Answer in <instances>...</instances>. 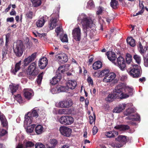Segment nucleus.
Returning a JSON list of instances; mask_svg holds the SVG:
<instances>
[{"label": "nucleus", "mask_w": 148, "mask_h": 148, "mask_svg": "<svg viewBox=\"0 0 148 148\" xmlns=\"http://www.w3.org/2000/svg\"><path fill=\"white\" fill-rule=\"evenodd\" d=\"M78 20L79 21H81V23L84 29H86V33L89 35L90 37H92L94 35L95 32L93 30L89 29L90 32L87 30V29L90 28V29L93 28L94 29L95 26V22L94 20L93 21L89 18H88L85 14H82L80 15L78 17Z\"/></svg>", "instance_id": "1"}, {"label": "nucleus", "mask_w": 148, "mask_h": 148, "mask_svg": "<svg viewBox=\"0 0 148 148\" xmlns=\"http://www.w3.org/2000/svg\"><path fill=\"white\" fill-rule=\"evenodd\" d=\"M24 49L25 46L21 41L18 40L14 43L13 50L17 56H21L23 53Z\"/></svg>", "instance_id": "2"}, {"label": "nucleus", "mask_w": 148, "mask_h": 148, "mask_svg": "<svg viewBox=\"0 0 148 148\" xmlns=\"http://www.w3.org/2000/svg\"><path fill=\"white\" fill-rule=\"evenodd\" d=\"M134 112V109L132 108L127 109L126 111L124 112V114L126 115H130L126 118V119L132 121H139L140 119V116L136 113H133Z\"/></svg>", "instance_id": "3"}, {"label": "nucleus", "mask_w": 148, "mask_h": 148, "mask_svg": "<svg viewBox=\"0 0 148 148\" xmlns=\"http://www.w3.org/2000/svg\"><path fill=\"white\" fill-rule=\"evenodd\" d=\"M116 75L114 73H110L103 78V81L106 83H111L113 84L117 83L119 79L116 78Z\"/></svg>", "instance_id": "4"}, {"label": "nucleus", "mask_w": 148, "mask_h": 148, "mask_svg": "<svg viewBox=\"0 0 148 148\" xmlns=\"http://www.w3.org/2000/svg\"><path fill=\"white\" fill-rule=\"evenodd\" d=\"M73 104L72 100L70 98H68L60 101L56 104V106L58 108H68L71 107Z\"/></svg>", "instance_id": "5"}, {"label": "nucleus", "mask_w": 148, "mask_h": 148, "mask_svg": "<svg viewBox=\"0 0 148 148\" xmlns=\"http://www.w3.org/2000/svg\"><path fill=\"white\" fill-rule=\"evenodd\" d=\"M132 68L128 71H127L131 76L134 77H138L140 74V67L137 65H132Z\"/></svg>", "instance_id": "6"}, {"label": "nucleus", "mask_w": 148, "mask_h": 148, "mask_svg": "<svg viewBox=\"0 0 148 148\" xmlns=\"http://www.w3.org/2000/svg\"><path fill=\"white\" fill-rule=\"evenodd\" d=\"M113 92L116 98H125L123 90V87L122 85L121 86L119 85L117 86Z\"/></svg>", "instance_id": "7"}, {"label": "nucleus", "mask_w": 148, "mask_h": 148, "mask_svg": "<svg viewBox=\"0 0 148 148\" xmlns=\"http://www.w3.org/2000/svg\"><path fill=\"white\" fill-rule=\"evenodd\" d=\"M114 64L117 66L122 71L124 70L126 67L125 61L123 57H119L117 59V62L115 61L114 63Z\"/></svg>", "instance_id": "8"}, {"label": "nucleus", "mask_w": 148, "mask_h": 148, "mask_svg": "<svg viewBox=\"0 0 148 148\" xmlns=\"http://www.w3.org/2000/svg\"><path fill=\"white\" fill-rule=\"evenodd\" d=\"M57 60L60 63H64L68 60V57L64 53H62L57 55L56 56Z\"/></svg>", "instance_id": "9"}, {"label": "nucleus", "mask_w": 148, "mask_h": 148, "mask_svg": "<svg viewBox=\"0 0 148 148\" xmlns=\"http://www.w3.org/2000/svg\"><path fill=\"white\" fill-rule=\"evenodd\" d=\"M59 131L61 134L65 136H69L72 132L71 129L66 126H61L59 128Z\"/></svg>", "instance_id": "10"}, {"label": "nucleus", "mask_w": 148, "mask_h": 148, "mask_svg": "<svg viewBox=\"0 0 148 148\" xmlns=\"http://www.w3.org/2000/svg\"><path fill=\"white\" fill-rule=\"evenodd\" d=\"M28 75H35L38 74V71L36 68V64L34 63H32L29 67L27 70Z\"/></svg>", "instance_id": "11"}, {"label": "nucleus", "mask_w": 148, "mask_h": 148, "mask_svg": "<svg viewBox=\"0 0 148 148\" xmlns=\"http://www.w3.org/2000/svg\"><path fill=\"white\" fill-rule=\"evenodd\" d=\"M125 98L132 95L133 89L131 87L127 86L124 84L122 85Z\"/></svg>", "instance_id": "12"}, {"label": "nucleus", "mask_w": 148, "mask_h": 148, "mask_svg": "<svg viewBox=\"0 0 148 148\" xmlns=\"http://www.w3.org/2000/svg\"><path fill=\"white\" fill-rule=\"evenodd\" d=\"M81 29L79 27L74 28L72 31L73 36L76 41H79L81 39Z\"/></svg>", "instance_id": "13"}, {"label": "nucleus", "mask_w": 148, "mask_h": 148, "mask_svg": "<svg viewBox=\"0 0 148 148\" xmlns=\"http://www.w3.org/2000/svg\"><path fill=\"white\" fill-rule=\"evenodd\" d=\"M23 92L25 98L28 100L31 99L34 95L33 91L32 90L29 88L24 89Z\"/></svg>", "instance_id": "14"}, {"label": "nucleus", "mask_w": 148, "mask_h": 148, "mask_svg": "<svg viewBox=\"0 0 148 148\" xmlns=\"http://www.w3.org/2000/svg\"><path fill=\"white\" fill-rule=\"evenodd\" d=\"M47 19L48 17L46 15L40 17L36 23V26L38 27H42Z\"/></svg>", "instance_id": "15"}, {"label": "nucleus", "mask_w": 148, "mask_h": 148, "mask_svg": "<svg viewBox=\"0 0 148 148\" xmlns=\"http://www.w3.org/2000/svg\"><path fill=\"white\" fill-rule=\"evenodd\" d=\"M30 113H28L25 115L24 125L25 126L30 125L32 122L33 118L30 116Z\"/></svg>", "instance_id": "16"}, {"label": "nucleus", "mask_w": 148, "mask_h": 148, "mask_svg": "<svg viewBox=\"0 0 148 148\" xmlns=\"http://www.w3.org/2000/svg\"><path fill=\"white\" fill-rule=\"evenodd\" d=\"M36 53H34L32 54L31 56L25 58L23 61L24 66L27 65L32 61L34 60L36 58Z\"/></svg>", "instance_id": "17"}, {"label": "nucleus", "mask_w": 148, "mask_h": 148, "mask_svg": "<svg viewBox=\"0 0 148 148\" xmlns=\"http://www.w3.org/2000/svg\"><path fill=\"white\" fill-rule=\"evenodd\" d=\"M138 49L139 51L143 56L146 54L148 55V47L145 46L143 47L140 42L139 43Z\"/></svg>", "instance_id": "18"}, {"label": "nucleus", "mask_w": 148, "mask_h": 148, "mask_svg": "<svg viewBox=\"0 0 148 148\" xmlns=\"http://www.w3.org/2000/svg\"><path fill=\"white\" fill-rule=\"evenodd\" d=\"M48 60L45 57H43L39 61L38 66L41 69H43L46 67L47 64Z\"/></svg>", "instance_id": "19"}, {"label": "nucleus", "mask_w": 148, "mask_h": 148, "mask_svg": "<svg viewBox=\"0 0 148 148\" xmlns=\"http://www.w3.org/2000/svg\"><path fill=\"white\" fill-rule=\"evenodd\" d=\"M58 143V141L55 139L50 140L46 144L47 148H54Z\"/></svg>", "instance_id": "20"}, {"label": "nucleus", "mask_w": 148, "mask_h": 148, "mask_svg": "<svg viewBox=\"0 0 148 148\" xmlns=\"http://www.w3.org/2000/svg\"><path fill=\"white\" fill-rule=\"evenodd\" d=\"M109 70L108 69H104L100 72H96L94 73V75L97 77H101L102 76H105L106 75H107L108 74H109Z\"/></svg>", "instance_id": "21"}, {"label": "nucleus", "mask_w": 148, "mask_h": 148, "mask_svg": "<svg viewBox=\"0 0 148 148\" xmlns=\"http://www.w3.org/2000/svg\"><path fill=\"white\" fill-rule=\"evenodd\" d=\"M67 70L68 68L64 66H60L59 67L58 69L57 70L56 74V75H58L59 76L60 75V76L62 77V74Z\"/></svg>", "instance_id": "22"}, {"label": "nucleus", "mask_w": 148, "mask_h": 148, "mask_svg": "<svg viewBox=\"0 0 148 148\" xmlns=\"http://www.w3.org/2000/svg\"><path fill=\"white\" fill-rule=\"evenodd\" d=\"M107 54L108 59L114 63L116 59L115 53L114 52L110 51L107 52Z\"/></svg>", "instance_id": "23"}, {"label": "nucleus", "mask_w": 148, "mask_h": 148, "mask_svg": "<svg viewBox=\"0 0 148 148\" xmlns=\"http://www.w3.org/2000/svg\"><path fill=\"white\" fill-rule=\"evenodd\" d=\"M57 20L56 18H52L49 22V27L51 30L53 29L56 26Z\"/></svg>", "instance_id": "24"}, {"label": "nucleus", "mask_w": 148, "mask_h": 148, "mask_svg": "<svg viewBox=\"0 0 148 148\" xmlns=\"http://www.w3.org/2000/svg\"><path fill=\"white\" fill-rule=\"evenodd\" d=\"M66 85L68 89H74L76 86L77 83L74 80H69L67 83Z\"/></svg>", "instance_id": "25"}, {"label": "nucleus", "mask_w": 148, "mask_h": 148, "mask_svg": "<svg viewBox=\"0 0 148 148\" xmlns=\"http://www.w3.org/2000/svg\"><path fill=\"white\" fill-rule=\"evenodd\" d=\"M126 106V104L125 103L120 104L118 107L114 108V112L119 113L124 109Z\"/></svg>", "instance_id": "26"}, {"label": "nucleus", "mask_w": 148, "mask_h": 148, "mask_svg": "<svg viewBox=\"0 0 148 148\" xmlns=\"http://www.w3.org/2000/svg\"><path fill=\"white\" fill-rule=\"evenodd\" d=\"M21 61H20L16 63L15 64V68H12L11 69V71L14 74H15L20 69V66L21 64Z\"/></svg>", "instance_id": "27"}, {"label": "nucleus", "mask_w": 148, "mask_h": 148, "mask_svg": "<svg viewBox=\"0 0 148 148\" xmlns=\"http://www.w3.org/2000/svg\"><path fill=\"white\" fill-rule=\"evenodd\" d=\"M44 128L41 125H38L35 127V131L38 135L42 134L43 132Z\"/></svg>", "instance_id": "28"}, {"label": "nucleus", "mask_w": 148, "mask_h": 148, "mask_svg": "<svg viewBox=\"0 0 148 148\" xmlns=\"http://www.w3.org/2000/svg\"><path fill=\"white\" fill-rule=\"evenodd\" d=\"M57 75L56 77H53L51 80L50 83L52 85L56 84L61 79V77L60 75H59V76L58 75Z\"/></svg>", "instance_id": "29"}, {"label": "nucleus", "mask_w": 148, "mask_h": 148, "mask_svg": "<svg viewBox=\"0 0 148 148\" xmlns=\"http://www.w3.org/2000/svg\"><path fill=\"white\" fill-rule=\"evenodd\" d=\"M118 134V132L115 131H109L106 132L105 135L107 138H111L114 137L115 135H117Z\"/></svg>", "instance_id": "30"}, {"label": "nucleus", "mask_w": 148, "mask_h": 148, "mask_svg": "<svg viewBox=\"0 0 148 148\" xmlns=\"http://www.w3.org/2000/svg\"><path fill=\"white\" fill-rule=\"evenodd\" d=\"M23 145L24 148L31 147L34 146V144L31 141H28L26 140H24L23 141Z\"/></svg>", "instance_id": "31"}, {"label": "nucleus", "mask_w": 148, "mask_h": 148, "mask_svg": "<svg viewBox=\"0 0 148 148\" xmlns=\"http://www.w3.org/2000/svg\"><path fill=\"white\" fill-rule=\"evenodd\" d=\"M116 140L121 143H125L127 140L126 137L125 136L120 135L116 139Z\"/></svg>", "instance_id": "32"}, {"label": "nucleus", "mask_w": 148, "mask_h": 148, "mask_svg": "<svg viewBox=\"0 0 148 148\" xmlns=\"http://www.w3.org/2000/svg\"><path fill=\"white\" fill-rule=\"evenodd\" d=\"M114 128L120 131H124L129 128V127L127 125H119L116 126Z\"/></svg>", "instance_id": "33"}, {"label": "nucleus", "mask_w": 148, "mask_h": 148, "mask_svg": "<svg viewBox=\"0 0 148 148\" xmlns=\"http://www.w3.org/2000/svg\"><path fill=\"white\" fill-rule=\"evenodd\" d=\"M102 63L99 61L95 62L93 64L92 67L93 69L97 70L101 68L102 67Z\"/></svg>", "instance_id": "34"}, {"label": "nucleus", "mask_w": 148, "mask_h": 148, "mask_svg": "<svg viewBox=\"0 0 148 148\" xmlns=\"http://www.w3.org/2000/svg\"><path fill=\"white\" fill-rule=\"evenodd\" d=\"M116 98L115 95L113 93V92L112 93L109 94L108 97L106 98V100L108 102H110L113 101L114 99Z\"/></svg>", "instance_id": "35"}, {"label": "nucleus", "mask_w": 148, "mask_h": 148, "mask_svg": "<svg viewBox=\"0 0 148 148\" xmlns=\"http://www.w3.org/2000/svg\"><path fill=\"white\" fill-rule=\"evenodd\" d=\"M127 41V43L132 47H134L135 46V41L132 37L128 38Z\"/></svg>", "instance_id": "36"}, {"label": "nucleus", "mask_w": 148, "mask_h": 148, "mask_svg": "<svg viewBox=\"0 0 148 148\" xmlns=\"http://www.w3.org/2000/svg\"><path fill=\"white\" fill-rule=\"evenodd\" d=\"M65 125H70L73 123V119L70 116H66Z\"/></svg>", "instance_id": "37"}, {"label": "nucleus", "mask_w": 148, "mask_h": 148, "mask_svg": "<svg viewBox=\"0 0 148 148\" xmlns=\"http://www.w3.org/2000/svg\"><path fill=\"white\" fill-rule=\"evenodd\" d=\"M19 86L18 85H15V84H12L10 86V89L12 94H13V93L16 92V90L18 89Z\"/></svg>", "instance_id": "38"}, {"label": "nucleus", "mask_w": 148, "mask_h": 148, "mask_svg": "<svg viewBox=\"0 0 148 148\" xmlns=\"http://www.w3.org/2000/svg\"><path fill=\"white\" fill-rule=\"evenodd\" d=\"M126 60L127 63L128 64H132V57L129 53H127L126 56Z\"/></svg>", "instance_id": "39"}, {"label": "nucleus", "mask_w": 148, "mask_h": 148, "mask_svg": "<svg viewBox=\"0 0 148 148\" xmlns=\"http://www.w3.org/2000/svg\"><path fill=\"white\" fill-rule=\"evenodd\" d=\"M123 145V143H118L114 142H112L109 144L113 148H119L122 147Z\"/></svg>", "instance_id": "40"}, {"label": "nucleus", "mask_w": 148, "mask_h": 148, "mask_svg": "<svg viewBox=\"0 0 148 148\" xmlns=\"http://www.w3.org/2000/svg\"><path fill=\"white\" fill-rule=\"evenodd\" d=\"M32 4V5L35 7L40 6L41 3V0H31Z\"/></svg>", "instance_id": "41"}, {"label": "nucleus", "mask_w": 148, "mask_h": 148, "mask_svg": "<svg viewBox=\"0 0 148 148\" xmlns=\"http://www.w3.org/2000/svg\"><path fill=\"white\" fill-rule=\"evenodd\" d=\"M34 124H32L30 125L27 126L26 132L27 133H30L32 132L35 127Z\"/></svg>", "instance_id": "42"}, {"label": "nucleus", "mask_w": 148, "mask_h": 148, "mask_svg": "<svg viewBox=\"0 0 148 148\" xmlns=\"http://www.w3.org/2000/svg\"><path fill=\"white\" fill-rule=\"evenodd\" d=\"M66 118V116H62L58 119V121L61 124L65 125Z\"/></svg>", "instance_id": "43"}, {"label": "nucleus", "mask_w": 148, "mask_h": 148, "mask_svg": "<svg viewBox=\"0 0 148 148\" xmlns=\"http://www.w3.org/2000/svg\"><path fill=\"white\" fill-rule=\"evenodd\" d=\"M55 31L57 36H61L63 34V30L61 27H57Z\"/></svg>", "instance_id": "44"}, {"label": "nucleus", "mask_w": 148, "mask_h": 148, "mask_svg": "<svg viewBox=\"0 0 148 148\" xmlns=\"http://www.w3.org/2000/svg\"><path fill=\"white\" fill-rule=\"evenodd\" d=\"M118 5V2L116 0H111L110 5L113 8L115 9Z\"/></svg>", "instance_id": "45"}, {"label": "nucleus", "mask_w": 148, "mask_h": 148, "mask_svg": "<svg viewBox=\"0 0 148 148\" xmlns=\"http://www.w3.org/2000/svg\"><path fill=\"white\" fill-rule=\"evenodd\" d=\"M95 7V5L93 1L92 0H90L88 2L87 8H88L91 9L94 8Z\"/></svg>", "instance_id": "46"}, {"label": "nucleus", "mask_w": 148, "mask_h": 148, "mask_svg": "<svg viewBox=\"0 0 148 148\" xmlns=\"http://www.w3.org/2000/svg\"><path fill=\"white\" fill-rule=\"evenodd\" d=\"M133 58L135 60L136 62L138 64H140L141 63V58L139 56L135 54L133 56Z\"/></svg>", "instance_id": "47"}, {"label": "nucleus", "mask_w": 148, "mask_h": 148, "mask_svg": "<svg viewBox=\"0 0 148 148\" xmlns=\"http://www.w3.org/2000/svg\"><path fill=\"white\" fill-rule=\"evenodd\" d=\"M28 113H31L30 116L32 117V118L33 117H35L36 118L38 116V114L37 110L34 109L32 110V112H29Z\"/></svg>", "instance_id": "48"}, {"label": "nucleus", "mask_w": 148, "mask_h": 148, "mask_svg": "<svg viewBox=\"0 0 148 148\" xmlns=\"http://www.w3.org/2000/svg\"><path fill=\"white\" fill-rule=\"evenodd\" d=\"M98 18L99 22L101 25V29L102 30H103V28L102 25L105 24L104 20H105L106 18H102L100 17H99Z\"/></svg>", "instance_id": "49"}, {"label": "nucleus", "mask_w": 148, "mask_h": 148, "mask_svg": "<svg viewBox=\"0 0 148 148\" xmlns=\"http://www.w3.org/2000/svg\"><path fill=\"white\" fill-rule=\"evenodd\" d=\"M60 39L63 42H67L68 41L67 36L66 34H64V36H60Z\"/></svg>", "instance_id": "50"}, {"label": "nucleus", "mask_w": 148, "mask_h": 148, "mask_svg": "<svg viewBox=\"0 0 148 148\" xmlns=\"http://www.w3.org/2000/svg\"><path fill=\"white\" fill-rule=\"evenodd\" d=\"M58 89H59L60 92H67L69 89L67 86H61L58 87Z\"/></svg>", "instance_id": "51"}, {"label": "nucleus", "mask_w": 148, "mask_h": 148, "mask_svg": "<svg viewBox=\"0 0 148 148\" xmlns=\"http://www.w3.org/2000/svg\"><path fill=\"white\" fill-rule=\"evenodd\" d=\"M43 74V73H42L40 74L38 76V77L36 81L37 83L38 84H40L41 83V82L42 78V76Z\"/></svg>", "instance_id": "52"}, {"label": "nucleus", "mask_w": 148, "mask_h": 148, "mask_svg": "<svg viewBox=\"0 0 148 148\" xmlns=\"http://www.w3.org/2000/svg\"><path fill=\"white\" fill-rule=\"evenodd\" d=\"M14 97L15 99L19 103H20L22 102V99L20 94H18L16 95H14Z\"/></svg>", "instance_id": "53"}, {"label": "nucleus", "mask_w": 148, "mask_h": 148, "mask_svg": "<svg viewBox=\"0 0 148 148\" xmlns=\"http://www.w3.org/2000/svg\"><path fill=\"white\" fill-rule=\"evenodd\" d=\"M35 148H45V145L41 143H38L36 144Z\"/></svg>", "instance_id": "54"}, {"label": "nucleus", "mask_w": 148, "mask_h": 148, "mask_svg": "<svg viewBox=\"0 0 148 148\" xmlns=\"http://www.w3.org/2000/svg\"><path fill=\"white\" fill-rule=\"evenodd\" d=\"M51 92L53 94H56L60 92L58 87H55L51 89Z\"/></svg>", "instance_id": "55"}, {"label": "nucleus", "mask_w": 148, "mask_h": 148, "mask_svg": "<svg viewBox=\"0 0 148 148\" xmlns=\"http://www.w3.org/2000/svg\"><path fill=\"white\" fill-rule=\"evenodd\" d=\"M7 133L6 130L3 129H0V137L5 135Z\"/></svg>", "instance_id": "56"}, {"label": "nucleus", "mask_w": 148, "mask_h": 148, "mask_svg": "<svg viewBox=\"0 0 148 148\" xmlns=\"http://www.w3.org/2000/svg\"><path fill=\"white\" fill-rule=\"evenodd\" d=\"M33 13L32 12L29 11L26 14V17L28 18L32 19V17Z\"/></svg>", "instance_id": "57"}, {"label": "nucleus", "mask_w": 148, "mask_h": 148, "mask_svg": "<svg viewBox=\"0 0 148 148\" xmlns=\"http://www.w3.org/2000/svg\"><path fill=\"white\" fill-rule=\"evenodd\" d=\"M66 110L64 109H60L58 111L59 114H66Z\"/></svg>", "instance_id": "58"}, {"label": "nucleus", "mask_w": 148, "mask_h": 148, "mask_svg": "<svg viewBox=\"0 0 148 148\" xmlns=\"http://www.w3.org/2000/svg\"><path fill=\"white\" fill-rule=\"evenodd\" d=\"M103 8L102 7H99L98 9L97 12V15L101 14L102 12Z\"/></svg>", "instance_id": "59"}, {"label": "nucleus", "mask_w": 148, "mask_h": 148, "mask_svg": "<svg viewBox=\"0 0 148 148\" xmlns=\"http://www.w3.org/2000/svg\"><path fill=\"white\" fill-rule=\"evenodd\" d=\"M87 80L89 85L91 84L92 85L93 84V80L91 77L89 76L88 77Z\"/></svg>", "instance_id": "60"}, {"label": "nucleus", "mask_w": 148, "mask_h": 148, "mask_svg": "<svg viewBox=\"0 0 148 148\" xmlns=\"http://www.w3.org/2000/svg\"><path fill=\"white\" fill-rule=\"evenodd\" d=\"M98 131V129L96 126H94L92 129V132L94 135Z\"/></svg>", "instance_id": "61"}, {"label": "nucleus", "mask_w": 148, "mask_h": 148, "mask_svg": "<svg viewBox=\"0 0 148 148\" xmlns=\"http://www.w3.org/2000/svg\"><path fill=\"white\" fill-rule=\"evenodd\" d=\"M27 48H29L32 46V44L31 42L29 41V38H27Z\"/></svg>", "instance_id": "62"}, {"label": "nucleus", "mask_w": 148, "mask_h": 148, "mask_svg": "<svg viewBox=\"0 0 148 148\" xmlns=\"http://www.w3.org/2000/svg\"><path fill=\"white\" fill-rule=\"evenodd\" d=\"M144 65L146 67H148V57L144 59Z\"/></svg>", "instance_id": "63"}, {"label": "nucleus", "mask_w": 148, "mask_h": 148, "mask_svg": "<svg viewBox=\"0 0 148 148\" xmlns=\"http://www.w3.org/2000/svg\"><path fill=\"white\" fill-rule=\"evenodd\" d=\"M16 148H24V145L23 144H22L19 143L18 145L16 146Z\"/></svg>", "instance_id": "64"}]
</instances>
